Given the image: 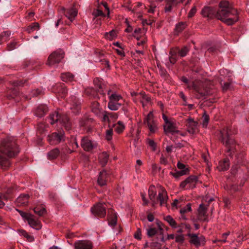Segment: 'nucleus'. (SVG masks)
Returning a JSON list of instances; mask_svg holds the SVG:
<instances>
[{
  "label": "nucleus",
  "instance_id": "29",
  "mask_svg": "<svg viewBox=\"0 0 249 249\" xmlns=\"http://www.w3.org/2000/svg\"><path fill=\"white\" fill-rule=\"evenodd\" d=\"M108 155L106 152H103L100 154L99 156V159L100 163L103 166L106 165L108 160Z\"/></svg>",
  "mask_w": 249,
  "mask_h": 249
},
{
  "label": "nucleus",
  "instance_id": "11",
  "mask_svg": "<svg viewBox=\"0 0 249 249\" xmlns=\"http://www.w3.org/2000/svg\"><path fill=\"white\" fill-rule=\"evenodd\" d=\"M187 122V131L189 134L194 135L199 131L198 122L191 118H188Z\"/></svg>",
  "mask_w": 249,
  "mask_h": 249
},
{
  "label": "nucleus",
  "instance_id": "47",
  "mask_svg": "<svg viewBox=\"0 0 249 249\" xmlns=\"http://www.w3.org/2000/svg\"><path fill=\"white\" fill-rule=\"evenodd\" d=\"M222 89L223 91H226L228 89H231V82H224L223 83L221 82L220 83Z\"/></svg>",
  "mask_w": 249,
  "mask_h": 249
},
{
  "label": "nucleus",
  "instance_id": "2",
  "mask_svg": "<svg viewBox=\"0 0 249 249\" xmlns=\"http://www.w3.org/2000/svg\"><path fill=\"white\" fill-rule=\"evenodd\" d=\"M18 153V148L13 138L4 139L0 144V168L7 169L10 165L9 159Z\"/></svg>",
  "mask_w": 249,
  "mask_h": 249
},
{
  "label": "nucleus",
  "instance_id": "15",
  "mask_svg": "<svg viewBox=\"0 0 249 249\" xmlns=\"http://www.w3.org/2000/svg\"><path fill=\"white\" fill-rule=\"evenodd\" d=\"M191 0H167L165 7V11L166 12H170L173 6L177 5L179 3H184L185 5L189 4Z\"/></svg>",
  "mask_w": 249,
  "mask_h": 249
},
{
  "label": "nucleus",
  "instance_id": "52",
  "mask_svg": "<svg viewBox=\"0 0 249 249\" xmlns=\"http://www.w3.org/2000/svg\"><path fill=\"white\" fill-rule=\"evenodd\" d=\"M230 231L224 233L222 234V239L218 240L221 243H225L227 242V237L230 235Z\"/></svg>",
  "mask_w": 249,
  "mask_h": 249
},
{
  "label": "nucleus",
  "instance_id": "26",
  "mask_svg": "<svg viewBox=\"0 0 249 249\" xmlns=\"http://www.w3.org/2000/svg\"><path fill=\"white\" fill-rule=\"evenodd\" d=\"M230 167L229 160L228 159H224L219 163L217 167L219 171H225L229 169Z\"/></svg>",
  "mask_w": 249,
  "mask_h": 249
},
{
  "label": "nucleus",
  "instance_id": "37",
  "mask_svg": "<svg viewBox=\"0 0 249 249\" xmlns=\"http://www.w3.org/2000/svg\"><path fill=\"white\" fill-rule=\"evenodd\" d=\"M202 126L204 128H206L208 125L209 122V115L206 113V112H205L203 113V115L202 116Z\"/></svg>",
  "mask_w": 249,
  "mask_h": 249
},
{
  "label": "nucleus",
  "instance_id": "40",
  "mask_svg": "<svg viewBox=\"0 0 249 249\" xmlns=\"http://www.w3.org/2000/svg\"><path fill=\"white\" fill-rule=\"evenodd\" d=\"M34 211L35 213L39 216L43 215L46 212V210L44 208L36 207L34 208Z\"/></svg>",
  "mask_w": 249,
  "mask_h": 249
},
{
  "label": "nucleus",
  "instance_id": "27",
  "mask_svg": "<svg viewBox=\"0 0 249 249\" xmlns=\"http://www.w3.org/2000/svg\"><path fill=\"white\" fill-rule=\"evenodd\" d=\"M60 151L58 148H54L47 153L48 159L50 160L56 159L59 155Z\"/></svg>",
  "mask_w": 249,
  "mask_h": 249
},
{
  "label": "nucleus",
  "instance_id": "20",
  "mask_svg": "<svg viewBox=\"0 0 249 249\" xmlns=\"http://www.w3.org/2000/svg\"><path fill=\"white\" fill-rule=\"evenodd\" d=\"M108 177V174L105 170H102L99 173L98 178V183L100 186H104L106 184Z\"/></svg>",
  "mask_w": 249,
  "mask_h": 249
},
{
  "label": "nucleus",
  "instance_id": "16",
  "mask_svg": "<svg viewBox=\"0 0 249 249\" xmlns=\"http://www.w3.org/2000/svg\"><path fill=\"white\" fill-rule=\"evenodd\" d=\"M190 237V243L194 245L196 247H199L203 245L205 243V238L204 236L198 237L195 234H189Z\"/></svg>",
  "mask_w": 249,
  "mask_h": 249
},
{
  "label": "nucleus",
  "instance_id": "43",
  "mask_svg": "<svg viewBox=\"0 0 249 249\" xmlns=\"http://www.w3.org/2000/svg\"><path fill=\"white\" fill-rule=\"evenodd\" d=\"M186 174V169L180 171L176 172L175 173L170 172V174L174 176L175 178H178L180 176H182Z\"/></svg>",
  "mask_w": 249,
  "mask_h": 249
},
{
  "label": "nucleus",
  "instance_id": "4",
  "mask_svg": "<svg viewBox=\"0 0 249 249\" xmlns=\"http://www.w3.org/2000/svg\"><path fill=\"white\" fill-rule=\"evenodd\" d=\"M49 122L52 124L58 123L63 126L67 130H70L71 124L68 116L66 115H60L58 112L55 111L50 114L48 118Z\"/></svg>",
  "mask_w": 249,
  "mask_h": 249
},
{
  "label": "nucleus",
  "instance_id": "32",
  "mask_svg": "<svg viewBox=\"0 0 249 249\" xmlns=\"http://www.w3.org/2000/svg\"><path fill=\"white\" fill-rule=\"evenodd\" d=\"M156 193L157 192L155 187L154 186H151L148 190V196L150 199L153 202V205L154 204Z\"/></svg>",
  "mask_w": 249,
  "mask_h": 249
},
{
  "label": "nucleus",
  "instance_id": "56",
  "mask_svg": "<svg viewBox=\"0 0 249 249\" xmlns=\"http://www.w3.org/2000/svg\"><path fill=\"white\" fill-rule=\"evenodd\" d=\"M11 33L9 31H5L0 35V37H3L4 38V40L6 41L7 38L10 36Z\"/></svg>",
  "mask_w": 249,
  "mask_h": 249
},
{
  "label": "nucleus",
  "instance_id": "63",
  "mask_svg": "<svg viewBox=\"0 0 249 249\" xmlns=\"http://www.w3.org/2000/svg\"><path fill=\"white\" fill-rule=\"evenodd\" d=\"M240 171V169H238L236 166H233L231 169V173L233 175H235L237 172Z\"/></svg>",
  "mask_w": 249,
  "mask_h": 249
},
{
  "label": "nucleus",
  "instance_id": "7",
  "mask_svg": "<svg viewBox=\"0 0 249 249\" xmlns=\"http://www.w3.org/2000/svg\"><path fill=\"white\" fill-rule=\"evenodd\" d=\"M65 140V135L63 131H60L58 132H55L49 135L47 137V141L50 144L56 145Z\"/></svg>",
  "mask_w": 249,
  "mask_h": 249
},
{
  "label": "nucleus",
  "instance_id": "5",
  "mask_svg": "<svg viewBox=\"0 0 249 249\" xmlns=\"http://www.w3.org/2000/svg\"><path fill=\"white\" fill-rule=\"evenodd\" d=\"M107 95L109 98L107 105L108 108L111 110H118L122 105L121 102L123 100L122 96L116 92L111 93L110 90H108Z\"/></svg>",
  "mask_w": 249,
  "mask_h": 249
},
{
  "label": "nucleus",
  "instance_id": "36",
  "mask_svg": "<svg viewBox=\"0 0 249 249\" xmlns=\"http://www.w3.org/2000/svg\"><path fill=\"white\" fill-rule=\"evenodd\" d=\"M39 27V24L37 22H34L27 28L26 31L28 33H31L34 31L38 30Z\"/></svg>",
  "mask_w": 249,
  "mask_h": 249
},
{
  "label": "nucleus",
  "instance_id": "57",
  "mask_svg": "<svg viewBox=\"0 0 249 249\" xmlns=\"http://www.w3.org/2000/svg\"><path fill=\"white\" fill-rule=\"evenodd\" d=\"M176 241L178 243H182L184 241V238L183 234L177 235L176 236Z\"/></svg>",
  "mask_w": 249,
  "mask_h": 249
},
{
  "label": "nucleus",
  "instance_id": "44",
  "mask_svg": "<svg viewBox=\"0 0 249 249\" xmlns=\"http://www.w3.org/2000/svg\"><path fill=\"white\" fill-rule=\"evenodd\" d=\"M47 126V124L43 123H39L37 126L38 131L41 134L44 133L46 131V129Z\"/></svg>",
  "mask_w": 249,
  "mask_h": 249
},
{
  "label": "nucleus",
  "instance_id": "61",
  "mask_svg": "<svg viewBox=\"0 0 249 249\" xmlns=\"http://www.w3.org/2000/svg\"><path fill=\"white\" fill-rule=\"evenodd\" d=\"M177 167L178 169H180L181 171L186 169V173H187L188 169L185 167V165L184 164L178 162L177 164Z\"/></svg>",
  "mask_w": 249,
  "mask_h": 249
},
{
  "label": "nucleus",
  "instance_id": "6",
  "mask_svg": "<svg viewBox=\"0 0 249 249\" xmlns=\"http://www.w3.org/2000/svg\"><path fill=\"white\" fill-rule=\"evenodd\" d=\"M64 56V53L62 50H56L49 56L46 64L49 66L58 64L61 61Z\"/></svg>",
  "mask_w": 249,
  "mask_h": 249
},
{
  "label": "nucleus",
  "instance_id": "13",
  "mask_svg": "<svg viewBox=\"0 0 249 249\" xmlns=\"http://www.w3.org/2000/svg\"><path fill=\"white\" fill-rule=\"evenodd\" d=\"M132 95L133 96L134 95L135 96L134 100L135 102H137V100L140 101L143 107L150 101V98L143 92H134L133 93H132Z\"/></svg>",
  "mask_w": 249,
  "mask_h": 249
},
{
  "label": "nucleus",
  "instance_id": "28",
  "mask_svg": "<svg viewBox=\"0 0 249 249\" xmlns=\"http://www.w3.org/2000/svg\"><path fill=\"white\" fill-rule=\"evenodd\" d=\"M113 126L115 128V132L118 134L122 133L125 128L124 124L120 121H118L117 124H114Z\"/></svg>",
  "mask_w": 249,
  "mask_h": 249
},
{
  "label": "nucleus",
  "instance_id": "50",
  "mask_svg": "<svg viewBox=\"0 0 249 249\" xmlns=\"http://www.w3.org/2000/svg\"><path fill=\"white\" fill-rule=\"evenodd\" d=\"M42 92V90L39 89H37L34 90H33L31 92V95L30 98H31V97H35L36 96L39 94H40Z\"/></svg>",
  "mask_w": 249,
  "mask_h": 249
},
{
  "label": "nucleus",
  "instance_id": "25",
  "mask_svg": "<svg viewBox=\"0 0 249 249\" xmlns=\"http://www.w3.org/2000/svg\"><path fill=\"white\" fill-rule=\"evenodd\" d=\"M48 111L47 106L44 105H39L35 111V115L38 117H43Z\"/></svg>",
  "mask_w": 249,
  "mask_h": 249
},
{
  "label": "nucleus",
  "instance_id": "19",
  "mask_svg": "<svg viewBox=\"0 0 249 249\" xmlns=\"http://www.w3.org/2000/svg\"><path fill=\"white\" fill-rule=\"evenodd\" d=\"M207 206L203 204H201L199 205L198 209V217L199 219L203 221L207 220Z\"/></svg>",
  "mask_w": 249,
  "mask_h": 249
},
{
  "label": "nucleus",
  "instance_id": "54",
  "mask_svg": "<svg viewBox=\"0 0 249 249\" xmlns=\"http://www.w3.org/2000/svg\"><path fill=\"white\" fill-rule=\"evenodd\" d=\"M17 210L19 212L22 217H23L25 219H26L27 220L28 219V218L30 217V216L32 215L30 213L23 212L21 211L18 210V209H17Z\"/></svg>",
  "mask_w": 249,
  "mask_h": 249
},
{
  "label": "nucleus",
  "instance_id": "9",
  "mask_svg": "<svg viewBox=\"0 0 249 249\" xmlns=\"http://www.w3.org/2000/svg\"><path fill=\"white\" fill-rule=\"evenodd\" d=\"M105 204L97 203L91 208V212L95 216L103 218L106 215Z\"/></svg>",
  "mask_w": 249,
  "mask_h": 249
},
{
  "label": "nucleus",
  "instance_id": "1",
  "mask_svg": "<svg viewBox=\"0 0 249 249\" xmlns=\"http://www.w3.org/2000/svg\"><path fill=\"white\" fill-rule=\"evenodd\" d=\"M201 14L209 18L215 17L228 25H233L239 19L237 11L231 6L227 0L220 2L217 10L212 7H205L201 11Z\"/></svg>",
  "mask_w": 249,
  "mask_h": 249
},
{
  "label": "nucleus",
  "instance_id": "10",
  "mask_svg": "<svg viewBox=\"0 0 249 249\" xmlns=\"http://www.w3.org/2000/svg\"><path fill=\"white\" fill-rule=\"evenodd\" d=\"M198 181V178L196 176H191L187 178L183 181L181 182L180 184V186L182 188L187 186L188 189H193L196 187Z\"/></svg>",
  "mask_w": 249,
  "mask_h": 249
},
{
  "label": "nucleus",
  "instance_id": "42",
  "mask_svg": "<svg viewBox=\"0 0 249 249\" xmlns=\"http://www.w3.org/2000/svg\"><path fill=\"white\" fill-rule=\"evenodd\" d=\"M113 135V129L112 128H108L105 132V139L109 141L112 140Z\"/></svg>",
  "mask_w": 249,
  "mask_h": 249
},
{
  "label": "nucleus",
  "instance_id": "62",
  "mask_svg": "<svg viewBox=\"0 0 249 249\" xmlns=\"http://www.w3.org/2000/svg\"><path fill=\"white\" fill-rule=\"evenodd\" d=\"M160 163L161 164L167 165L168 164V161L166 158H165L163 155L160 158Z\"/></svg>",
  "mask_w": 249,
  "mask_h": 249
},
{
  "label": "nucleus",
  "instance_id": "51",
  "mask_svg": "<svg viewBox=\"0 0 249 249\" xmlns=\"http://www.w3.org/2000/svg\"><path fill=\"white\" fill-rule=\"evenodd\" d=\"M157 231L155 228H150L147 230V234L149 237H152L155 235Z\"/></svg>",
  "mask_w": 249,
  "mask_h": 249
},
{
  "label": "nucleus",
  "instance_id": "55",
  "mask_svg": "<svg viewBox=\"0 0 249 249\" xmlns=\"http://www.w3.org/2000/svg\"><path fill=\"white\" fill-rule=\"evenodd\" d=\"M187 88L189 89H193L196 91H198V88L194 82H189L187 85Z\"/></svg>",
  "mask_w": 249,
  "mask_h": 249
},
{
  "label": "nucleus",
  "instance_id": "49",
  "mask_svg": "<svg viewBox=\"0 0 249 249\" xmlns=\"http://www.w3.org/2000/svg\"><path fill=\"white\" fill-rule=\"evenodd\" d=\"M92 14L95 17L99 16L105 17V15L104 14L103 11L99 9L94 10Z\"/></svg>",
  "mask_w": 249,
  "mask_h": 249
},
{
  "label": "nucleus",
  "instance_id": "12",
  "mask_svg": "<svg viewBox=\"0 0 249 249\" xmlns=\"http://www.w3.org/2000/svg\"><path fill=\"white\" fill-rule=\"evenodd\" d=\"M81 146L85 151H90L97 147V143L88 137H84L81 140Z\"/></svg>",
  "mask_w": 249,
  "mask_h": 249
},
{
  "label": "nucleus",
  "instance_id": "33",
  "mask_svg": "<svg viewBox=\"0 0 249 249\" xmlns=\"http://www.w3.org/2000/svg\"><path fill=\"white\" fill-rule=\"evenodd\" d=\"M18 231L20 235L25 237L29 242H32L34 241L35 239L34 236L29 234L25 230H19Z\"/></svg>",
  "mask_w": 249,
  "mask_h": 249
},
{
  "label": "nucleus",
  "instance_id": "24",
  "mask_svg": "<svg viewBox=\"0 0 249 249\" xmlns=\"http://www.w3.org/2000/svg\"><path fill=\"white\" fill-rule=\"evenodd\" d=\"M29 196L26 194L21 195L16 199V203L18 206H26L29 202Z\"/></svg>",
  "mask_w": 249,
  "mask_h": 249
},
{
  "label": "nucleus",
  "instance_id": "22",
  "mask_svg": "<svg viewBox=\"0 0 249 249\" xmlns=\"http://www.w3.org/2000/svg\"><path fill=\"white\" fill-rule=\"evenodd\" d=\"M164 129L166 133H178L179 131L177 130L176 124L170 122L164 125Z\"/></svg>",
  "mask_w": 249,
  "mask_h": 249
},
{
  "label": "nucleus",
  "instance_id": "58",
  "mask_svg": "<svg viewBox=\"0 0 249 249\" xmlns=\"http://www.w3.org/2000/svg\"><path fill=\"white\" fill-rule=\"evenodd\" d=\"M196 12V9L195 6L193 7L189 11L188 17V18H192L193 17Z\"/></svg>",
  "mask_w": 249,
  "mask_h": 249
},
{
  "label": "nucleus",
  "instance_id": "53",
  "mask_svg": "<svg viewBox=\"0 0 249 249\" xmlns=\"http://www.w3.org/2000/svg\"><path fill=\"white\" fill-rule=\"evenodd\" d=\"M147 143L153 151L156 150V144L153 140L148 139L147 140Z\"/></svg>",
  "mask_w": 249,
  "mask_h": 249
},
{
  "label": "nucleus",
  "instance_id": "35",
  "mask_svg": "<svg viewBox=\"0 0 249 249\" xmlns=\"http://www.w3.org/2000/svg\"><path fill=\"white\" fill-rule=\"evenodd\" d=\"M94 83L95 86H96L98 91L100 92L101 94H104L103 90L102 89H103L104 85L101 80H100L98 78H96L94 80Z\"/></svg>",
  "mask_w": 249,
  "mask_h": 249
},
{
  "label": "nucleus",
  "instance_id": "8",
  "mask_svg": "<svg viewBox=\"0 0 249 249\" xmlns=\"http://www.w3.org/2000/svg\"><path fill=\"white\" fill-rule=\"evenodd\" d=\"M144 123L147 125L150 133H155L158 130L157 122L153 119L152 112H149L147 115Z\"/></svg>",
  "mask_w": 249,
  "mask_h": 249
},
{
  "label": "nucleus",
  "instance_id": "60",
  "mask_svg": "<svg viewBox=\"0 0 249 249\" xmlns=\"http://www.w3.org/2000/svg\"><path fill=\"white\" fill-rule=\"evenodd\" d=\"M3 199H7V197L5 195L3 194L0 195V208H2L4 206V203L2 201Z\"/></svg>",
  "mask_w": 249,
  "mask_h": 249
},
{
  "label": "nucleus",
  "instance_id": "14",
  "mask_svg": "<svg viewBox=\"0 0 249 249\" xmlns=\"http://www.w3.org/2000/svg\"><path fill=\"white\" fill-rule=\"evenodd\" d=\"M74 249H92L93 246L89 240H81L74 242Z\"/></svg>",
  "mask_w": 249,
  "mask_h": 249
},
{
  "label": "nucleus",
  "instance_id": "3",
  "mask_svg": "<svg viewBox=\"0 0 249 249\" xmlns=\"http://www.w3.org/2000/svg\"><path fill=\"white\" fill-rule=\"evenodd\" d=\"M231 129L228 128H224L220 131L219 139L221 142L227 148V152L231 154L234 152L235 141L231 137Z\"/></svg>",
  "mask_w": 249,
  "mask_h": 249
},
{
  "label": "nucleus",
  "instance_id": "41",
  "mask_svg": "<svg viewBox=\"0 0 249 249\" xmlns=\"http://www.w3.org/2000/svg\"><path fill=\"white\" fill-rule=\"evenodd\" d=\"M116 36V34L115 31L111 30L108 33H106L105 34V37L109 40H112Z\"/></svg>",
  "mask_w": 249,
  "mask_h": 249
},
{
  "label": "nucleus",
  "instance_id": "21",
  "mask_svg": "<svg viewBox=\"0 0 249 249\" xmlns=\"http://www.w3.org/2000/svg\"><path fill=\"white\" fill-rule=\"evenodd\" d=\"M27 221L28 224L32 228L36 230L41 229V225L40 222L37 220L35 219L33 215L32 214L30 217L28 218Z\"/></svg>",
  "mask_w": 249,
  "mask_h": 249
},
{
  "label": "nucleus",
  "instance_id": "17",
  "mask_svg": "<svg viewBox=\"0 0 249 249\" xmlns=\"http://www.w3.org/2000/svg\"><path fill=\"white\" fill-rule=\"evenodd\" d=\"M168 196H167V192L165 189L161 188L159 192L157 200L160 202L161 206H167V201Z\"/></svg>",
  "mask_w": 249,
  "mask_h": 249
},
{
  "label": "nucleus",
  "instance_id": "23",
  "mask_svg": "<svg viewBox=\"0 0 249 249\" xmlns=\"http://www.w3.org/2000/svg\"><path fill=\"white\" fill-rule=\"evenodd\" d=\"M118 118V115L116 113L104 111L103 112V121L110 122L115 120Z\"/></svg>",
  "mask_w": 249,
  "mask_h": 249
},
{
  "label": "nucleus",
  "instance_id": "46",
  "mask_svg": "<svg viewBox=\"0 0 249 249\" xmlns=\"http://www.w3.org/2000/svg\"><path fill=\"white\" fill-rule=\"evenodd\" d=\"M192 209H191V205L190 203H188L187 204V205L181 208L180 210V213L181 214H184L185 213L188 212H190L191 211Z\"/></svg>",
  "mask_w": 249,
  "mask_h": 249
},
{
  "label": "nucleus",
  "instance_id": "34",
  "mask_svg": "<svg viewBox=\"0 0 249 249\" xmlns=\"http://www.w3.org/2000/svg\"><path fill=\"white\" fill-rule=\"evenodd\" d=\"M71 105L72 106L71 107V109H75L76 110H78L80 109L81 103L80 101L76 98V97L73 96L71 98Z\"/></svg>",
  "mask_w": 249,
  "mask_h": 249
},
{
  "label": "nucleus",
  "instance_id": "64",
  "mask_svg": "<svg viewBox=\"0 0 249 249\" xmlns=\"http://www.w3.org/2000/svg\"><path fill=\"white\" fill-rule=\"evenodd\" d=\"M223 202L225 204V206L227 207V208H229L230 204H231V201L230 200L227 198V197H224L223 198Z\"/></svg>",
  "mask_w": 249,
  "mask_h": 249
},
{
  "label": "nucleus",
  "instance_id": "45",
  "mask_svg": "<svg viewBox=\"0 0 249 249\" xmlns=\"http://www.w3.org/2000/svg\"><path fill=\"white\" fill-rule=\"evenodd\" d=\"M92 111L95 114L99 112V104L98 102H93L92 104Z\"/></svg>",
  "mask_w": 249,
  "mask_h": 249
},
{
  "label": "nucleus",
  "instance_id": "39",
  "mask_svg": "<svg viewBox=\"0 0 249 249\" xmlns=\"http://www.w3.org/2000/svg\"><path fill=\"white\" fill-rule=\"evenodd\" d=\"M165 220L170 224L173 228L177 227V223L175 220L170 216L167 215L165 217Z\"/></svg>",
  "mask_w": 249,
  "mask_h": 249
},
{
  "label": "nucleus",
  "instance_id": "38",
  "mask_svg": "<svg viewBox=\"0 0 249 249\" xmlns=\"http://www.w3.org/2000/svg\"><path fill=\"white\" fill-rule=\"evenodd\" d=\"M186 27V24L184 22H179L176 25L175 31L177 34L182 31Z\"/></svg>",
  "mask_w": 249,
  "mask_h": 249
},
{
  "label": "nucleus",
  "instance_id": "18",
  "mask_svg": "<svg viewBox=\"0 0 249 249\" xmlns=\"http://www.w3.org/2000/svg\"><path fill=\"white\" fill-rule=\"evenodd\" d=\"M62 10L64 11L65 16L71 22H72L74 19L77 15V10L73 7L66 10L63 8Z\"/></svg>",
  "mask_w": 249,
  "mask_h": 249
},
{
  "label": "nucleus",
  "instance_id": "59",
  "mask_svg": "<svg viewBox=\"0 0 249 249\" xmlns=\"http://www.w3.org/2000/svg\"><path fill=\"white\" fill-rule=\"evenodd\" d=\"M142 164V161L140 160H137L136 161V170L137 172H140V166Z\"/></svg>",
  "mask_w": 249,
  "mask_h": 249
},
{
  "label": "nucleus",
  "instance_id": "48",
  "mask_svg": "<svg viewBox=\"0 0 249 249\" xmlns=\"http://www.w3.org/2000/svg\"><path fill=\"white\" fill-rule=\"evenodd\" d=\"M188 52V48L185 46L178 51V54L181 57H184L186 55Z\"/></svg>",
  "mask_w": 249,
  "mask_h": 249
},
{
  "label": "nucleus",
  "instance_id": "31",
  "mask_svg": "<svg viewBox=\"0 0 249 249\" xmlns=\"http://www.w3.org/2000/svg\"><path fill=\"white\" fill-rule=\"evenodd\" d=\"M117 217L116 213H115L110 214L108 217V223L111 227H114L116 225Z\"/></svg>",
  "mask_w": 249,
  "mask_h": 249
},
{
  "label": "nucleus",
  "instance_id": "30",
  "mask_svg": "<svg viewBox=\"0 0 249 249\" xmlns=\"http://www.w3.org/2000/svg\"><path fill=\"white\" fill-rule=\"evenodd\" d=\"M61 79L65 82H71L74 79V75L70 72H65L61 74Z\"/></svg>",
  "mask_w": 249,
  "mask_h": 249
}]
</instances>
